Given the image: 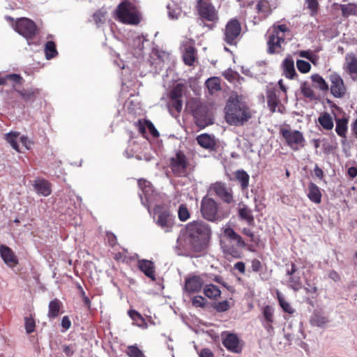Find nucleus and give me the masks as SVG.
Segmentation results:
<instances>
[{
	"label": "nucleus",
	"instance_id": "obj_1",
	"mask_svg": "<svg viewBox=\"0 0 357 357\" xmlns=\"http://www.w3.org/2000/svg\"><path fill=\"white\" fill-rule=\"evenodd\" d=\"M186 232L195 251L206 249L211 237V229L207 223L197 220L190 222L186 226Z\"/></svg>",
	"mask_w": 357,
	"mask_h": 357
},
{
	"label": "nucleus",
	"instance_id": "obj_2",
	"mask_svg": "<svg viewBox=\"0 0 357 357\" xmlns=\"http://www.w3.org/2000/svg\"><path fill=\"white\" fill-rule=\"evenodd\" d=\"M225 113L227 121L234 125L243 124L252 117L250 109L238 96L229 99Z\"/></svg>",
	"mask_w": 357,
	"mask_h": 357
},
{
	"label": "nucleus",
	"instance_id": "obj_3",
	"mask_svg": "<svg viewBox=\"0 0 357 357\" xmlns=\"http://www.w3.org/2000/svg\"><path fill=\"white\" fill-rule=\"evenodd\" d=\"M290 30L286 24H274L270 27L265 36L266 40V52L268 54H278L284 51L282 45L285 43V33Z\"/></svg>",
	"mask_w": 357,
	"mask_h": 357
},
{
	"label": "nucleus",
	"instance_id": "obj_4",
	"mask_svg": "<svg viewBox=\"0 0 357 357\" xmlns=\"http://www.w3.org/2000/svg\"><path fill=\"white\" fill-rule=\"evenodd\" d=\"M114 17L125 24L138 25L142 19L141 13L135 0H122L117 6Z\"/></svg>",
	"mask_w": 357,
	"mask_h": 357
},
{
	"label": "nucleus",
	"instance_id": "obj_5",
	"mask_svg": "<svg viewBox=\"0 0 357 357\" xmlns=\"http://www.w3.org/2000/svg\"><path fill=\"white\" fill-rule=\"evenodd\" d=\"M218 202L211 197L205 196L202 198L200 205V212L202 217L210 222L221 221L224 216L218 211Z\"/></svg>",
	"mask_w": 357,
	"mask_h": 357
},
{
	"label": "nucleus",
	"instance_id": "obj_6",
	"mask_svg": "<svg viewBox=\"0 0 357 357\" xmlns=\"http://www.w3.org/2000/svg\"><path fill=\"white\" fill-rule=\"evenodd\" d=\"M242 26L236 18L230 19L222 29L223 40L230 46H236L241 38Z\"/></svg>",
	"mask_w": 357,
	"mask_h": 357
},
{
	"label": "nucleus",
	"instance_id": "obj_7",
	"mask_svg": "<svg viewBox=\"0 0 357 357\" xmlns=\"http://www.w3.org/2000/svg\"><path fill=\"white\" fill-rule=\"evenodd\" d=\"M220 290L219 288L209 283L208 275L190 274L185 280V290Z\"/></svg>",
	"mask_w": 357,
	"mask_h": 357
},
{
	"label": "nucleus",
	"instance_id": "obj_8",
	"mask_svg": "<svg viewBox=\"0 0 357 357\" xmlns=\"http://www.w3.org/2000/svg\"><path fill=\"white\" fill-rule=\"evenodd\" d=\"M197 10L203 21L215 24L219 20L218 11L210 0H197Z\"/></svg>",
	"mask_w": 357,
	"mask_h": 357
},
{
	"label": "nucleus",
	"instance_id": "obj_9",
	"mask_svg": "<svg viewBox=\"0 0 357 357\" xmlns=\"http://www.w3.org/2000/svg\"><path fill=\"white\" fill-rule=\"evenodd\" d=\"M188 161L186 155L181 151L169 158V167L176 177H184L188 174Z\"/></svg>",
	"mask_w": 357,
	"mask_h": 357
},
{
	"label": "nucleus",
	"instance_id": "obj_10",
	"mask_svg": "<svg viewBox=\"0 0 357 357\" xmlns=\"http://www.w3.org/2000/svg\"><path fill=\"white\" fill-rule=\"evenodd\" d=\"M15 29L27 40L33 39L38 33L36 23L26 17L18 18L15 22Z\"/></svg>",
	"mask_w": 357,
	"mask_h": 357
},
{
	"label": "nucleus",
	"instance_id": "obj_11",
	"mask_svg": "<svg viewBox=\"0 0 357 357\" xmlns=\"http://www.w3.org/2000/svg\"><path fill=\"white\" fill-rule=\"evenodd\" d=\"M280 134L292 150L298 151L300 148L304 147L305 138L301 132L282 128L280 130Z\"/></svg>",
	"mask_w": 357,
	"mask_h": 357
},
{
	"label": "nucleus",
	"instance_id": "obj_12",
	"mask_svg": "<svg viewBox=\"0 0 357 357\" xmlns=\"http://www.w3.org/2000/svg\"><path fill=\"white\" fill-rule=\"evenodd\" d=\"M185 89L184 84L178 83L170 91L169 97L170 99L169 107L179 113L183 107L182 98Z\"/></svg>",
	"mask_w": 357,
	"mask_h": 357
},
{
	"label": "nucleus",
	"instance_id": "obj_13",
	"mask_svg": "<svg viewBox=\"0 0 357 357\" xmlns=\"http://www.w3.org/2000/svg\"><path fill=\"white\" fill-rule=\"evenodd\" d=\"M328 79L331 82V94L337 98H343L347 93V88L340 75L336 72H333L329 75Z\"/></svg>",
	"mask_w": 357,
	"mask_h": 357
},
{
	"label": "nucleus",
	"instance_id": "obj_14",
	"mask_svg": "<svg viewBox=\"0 0 357 357\" xmlns=\"http://www.w3.org/2000/svg\"><path fill=\"white\" fill-rule=\"evenodd\" d=\"M211 190L224 202L227 204L234 202L233 190L223 182H215L211 186Z\"/></svg>",
	"mask_w": 357,
	"mask_h": 357
},
{
	"label": "nucleus",
	"instance_id": "obj_15",
	"mask_svg": "<svg viewBox=\"0 0 357 357\" xmlns=\"http://www.w3.org/2000/svg\"><path fill=\"white\" fill-rule=\"evenodd\" d=\"M155 213L158 215L157 225L165 231H169L174 225V219L169 211L158 206L155 208Z\"/></svg>",
	"mask_w": 357,
	"mask_h": 357
},
{
	"label": "nucleus",
	"instance_id": "obj_16",
	"mask_svg": "<svg viewBox=\"0 0 357 357\" xmlns=\"http://www.w3.org/2000/svg\"><path fill=\"white\" fill-rule=\"evenodd\" d=\"M193 116L196 125L202 129L213 124V121L205 107L200 106L197 107L193 112Z\"/></svg>",
	"mask_w": 357,
	"mask_h": 357
},
{
	"label": "nucleus",
	"instance_id": "obj_17",
	"mask_svg": "<svg viewBox=\"0 0 357 357\" xmlns=\"http://www.w3.org/2000/svg\"><path fill=\"white\" fill-rule=\"evenodd\" d=\"M287 275L289 276V282L294 290H298L301 285L300 271L294 262L286 264Z\"/></svg>",
	"mask_w": 357,
	"mask_h": 357
},
{
	"label": "nucleus",
	"instance_id": "obj_18",
	"mask_svg": "<svg viewBox=\"0 0 357 357\" xmlns=\"http://www.w3.org/2000/svg\"><path fill=\"white\" fill-rule=\"evenodd\" d=\"M0 256L4 263L9 267L13 268L18 264V259L10 248L7 245L0 246Z\"/></svg>",
	"mask_w": 357,
	"mask_h": 357
},
{
	"label": "nucleus",
	"instance_id": "obj_19",
	"mask_svg": "<svg viewBox=\"0 0 357 357\" xmlns=\"http://www.w3.org/2000/svg\"><path fill=\"white\" fill-rule=\"evenodd\" d=\"M196 140L197 144L205 149L209 151H215L216 149L217 141L214 135L203 133L197 136Z\"/></svg>",
	"mask_w": 357,
	"mask_h": 357
},
{
	"label": "nucleus",
	"instance_id": "obj_20",
	"mask_svg": "<svg viewBox=\"0 0 357 357\" xmlns=\"http://www.w3.org/2000/svg\"><path fill=\"white\" fill-rule=\"evenodd\" d=\"M278 91L275 89H268L266 91L267 105L271 112H275L276 108L278 111L281 112L280 100L279 99Z\"/></svg>",
	"mask_w": 357,
	"mask_h": 357
},
{
	"label": "nucleus",
	"instance_id": "obj_21",
	"mask_svg": "<svg viewBox=\"0 0 357 357\" xmlns=\"http://www.w3.org/2000/svg\"><path fill=\"white\" fill-rule=\"evenodd\" d=\"M332 7L334 9L340 8L342 12V16L344 18H348L351 15L357 16V3H349L347 4H340L334 3Z\"/></svg>",
	"mask_w": 357,
	"mask_h": 357
},
{
	"label": "nucleus",
	"instance_id": "obj_22",
	"mask_svg": "<svg viewBox=\"0 0 357 357\" xmlns=\"http://www.w3.org/2000/svg\"><path fill=\"white\" fill-rule=\"evenodd\" d=\"M223 345L229 350L234 353L241 351L238 336L234 333L228 334L222 341Z\"/></svg>",
	"mask_w": 357,
	"mask_h": 357
},
{
	"label": "nucleus",
	"instance_id": "obj_23",
	"mask_svg": "<svg viewBox=\"0 0 357 357\" xmlns=\"http://www.w3.org/2000/svg\"><path fill=\"white\" fill-rule=\"evenodd\" d=\"M300 89L303 97L309 100L313 101L319 99V96L314 91L313 86L308 82H301Z\"/></svg>",
	"mask_w": 357,
	"mask_h": 357
},
{
	"label": "nucleus",
	"instance_id": "obj_24",
	"mask_svg": "<svg viewBox=\"0 0 357 357\" xmlns=\"http://www.w3.org/2000/svg\"><path fill=\"white\" fill-rule=\"evenodd\" d=\"M137 266L147 277L153 280H155V267L152 261L146 259H141L138 261Z\"/></svg>",
	"mask_w": 357,
	"mask_h": 357
},
{
	"label": "nucleus",
	"instance_id": "obj_25",
	"mask_svg": "<svg viewBox=\"0 0 357 357\" xmlns=\"http://www.w3.org/2000/svg\"><path fill=\"white\" fill-rule=\"evenodd\" d=\"M14 90L22 97L25 102H33L36 100L37 96L40 93V90L36 88H30L27 89Z\"/></svg>",
	"mask_w": 357,
	"mask_h": 357
},
{
	"label": "nucleus",
	"instance_id": "obj_26",
	"mask_svg": "<svg viewBox=\"0 0 357 357\" xmlns=\"http://www.w3.org/2000/svg\"><path fill=\"white\" fill-rule=\"evenodd\" d=\"M225 237L230 241L236 243V246L239 248H245L246 246L245 242L243 238L237 234L232 228L227 227L224 231Z\"/></svg>",
	"mask_w": 357,
	"mask_h": 357
},
{
	"label": "nucleus",
	"instance_id": "obj_27",
	"mask_svg": "<svg viewBox=\"0 0 357 357\" xmlns=\"http://www.w3.org/2000/svg\"><path fill=\"white\" fill-rule=\"evenodd\" d=\"M335 123V132L340 137L342 138V144H344L345 141L347 140L348 119L346 118L336 119Z\"/></svg>",
	"mask_w": 357,
	"mask_h": 357
},
{
	"label": "nucleus",
	"instance_id": "obj_28",
	"mask_svg": "<svg viewBox=\"0 0 357 357\" xmlns=\"http://www.w3.org/2000/svg\"><path fill=\"white\" fill-rule=\"evenodd\" d=\"M234 178L241 185V189L243 192L248 190L250 182L249 174L243 169L236 170L234 173Z\"/></svg>",
	"mask_w": 357,
	"mask_h": 357
},
{
	"label": "nucleus",
	"instance_id": "obj_29",
	"mask_svg": "<svg viewBox=\"0 0 357 357\" xmlns=\"http://www.w3.org/2000/svg\"><path fill=\"white\" fill-rule=\"evenodd\" d=\"M321 192L320 188L314 183L311 182L308 185L307 197L309 199L315 203L320 204L321 202Z\"/></svg>",
	"mask_w": 357,
	"mask_h": 357
},
{
	"label": "nucleus",
	"instance_id": "obj_30",
	"mask_svg": "<svg viewBox=\"0 0 357 357\" xmlns=\"http://www.w3.org/2000/svg\"><path fill=\"white\" fill-rule=\"evenodd\" d=\"M35 190L38 194L47 197L51 194V185L44 179L35 181L33 185Z\"/></svg>",
	"mask_w": 357,
	"mask_h": 357
},
{
	"label": "nucleus",
	"instance_id": "obj_31",
	"mask_svg": "<svg viewBox=\"0 0 357 357\" xmlns=\"http://www.w3.org/2000/svg\"><path fill=\"white\" fill-rule=\"evenodd\" d=\"M312 86L319 89L321 92H326L329 89V86L326 81L320 75L316 73L310 76Z\"/></svg>",
	"mask_w": 357,
	"mask_h": 357
},
{
	"label": "nucleus",
	"instance_id": "obj_32",
	"mask_svg": "<svg viewBox=\"0 0 357 357\" xmlns=\"http://www.w3.org/2000/svg\"><path fill=\"white\" fill-rule=\"evenodd\" d=\"M345 70L351 75H357V58L354 54H347L345 56Z\"/></svg>",
	"mask_w": 357,
	"mask_h": 357
},
{
	"label": "nucleus",
	"instance_id": "obj_33",
	"mask_svg": "<svg viewBox=\"0 0 357 357\" xmlns=\"http://www.w3.org/2000/svg\"><path fill=\"white\" fill-rule=\"evenodd\" d=\"M282 66L283 75H284L287 78L293 79L294 77L297 75L294 68V63L291 59H285L283 61Z\"/></svg>",
	"mask_w": 357,
	"mask_h": 357
},
{
	"label": "nucleus",
	"instance_id": "obj_34",
	"mask_svg": "<svg viewBox=\"0 0 357 357\" xmlns=\"http://www.w3.org/2000/svg\"><path fill=\"white\" fill-rule=\"evenodd\" d=\"M183 60L185 65L192 66L197 60L196 50L192 46H188L185 48L183 54Z\"/></svg>",
	"mask_w": 357,
	"mask_h": 357
},
{
	"label": "nucleus",
	"instance_id": "obj_35",
	"mask_svg": "<svg viewBox=\"0 0 357 357\" xmlns=\"http://www.w3.org/2000/svg\"><path fill=\"white\" fill-rule=\"evenodd\" d=\"M318 122L326 130H332L334 126L332 116L328 112L321 114L318 118Z\"/></svg>",
	"mask_w": 357,
	"mask_h": 357
},
{
	"label": "nucleus",
	"instance_id": "obj_36",
	"mask_svg": "<svg viewBox=\"0 0 357 357\" xmlns=\"http://www.w3.org/2000/svg\"><path fill=\"white\" fill-rule=\"evenodd\" d=\"M310 324L314 326L323 328L328 322V319L326 317L322 315L318 312H315L310 317Z\"/></svg>",
	"mask_w": 357,
	"mask_h": 357
},
{
	"label": "nucleus",
	"instance_id": "obj_37",
	"mask_svg": "<svg viewBox=\"0 0 357 357\" xmlns=\"http://www.w3.org/2000/svg\"><path fill=\"white\" fill-rule=\"evenodd\" d=\"M256 9L263 18L266 17L271 13L270 3L266 0H259L256 6Z\"/></svg>",
	"mask_w": 357,
	"mask_h": 357
},
{
	"label": "nucleus",
	"instance_id": "obj_38",
	"mask_svg": "<svg viewBox=\"0 0 357 357\" xmlns=\"http://www.w3.org/2000/svg\"><path fill=\"white\" fill-rule=\"evenodd\" d=\"M239 217L245 220L249 225H253L255 223L254 216L252 215V210L246 206L240 208L238 210Z\"/></svg>",
	"mask_w": 357,
	"mask_h": 357
},
{
	"label": "nucleus",
	"instance_id": "obj_39",
	"mask_svg": "<svg viewBox=\"0 0 357 357\" xmlns=\"http://www.w3.org/2000/svg\"><path fill=\"white\" fill-rule=\"evenodd\" d=\"M61 306L62 303L59 299L55 298L51 301L49 303L48 317L53 319L56 317L59 314Z\"/></svg>",
	"mask_w": 357,
	"mask_h": 357
},
{
	"label": "nucleus",
	"instance_id": "obj_40",
	"mask_svg": "<svg viewBox=\"0 0 357 357\" xmlns=\"http://www.w3.org/2000/svg\"><path fill=\"white\" fill-rule=\"evenodd\" d=\"M221 79L218 77L208 78L206 81V85L211 93L217 92L221 89Z\"/></svg>",
	"mask_w": 357,
	"mask_h": 357
},
{
	"label": "nucleus",
	"instance_id": "obj_41",
	"mask_svg": "<svg viewBox=\"0 0 357 357\" xmlns=\"http://www.w3.org/2000/svg\"><path fill=\"white\" fill-rule=\"evenodd\" d=\"M107 11L105 8H102L96 10L92 15L93 21L99 26L100 24H104Z\"/></svg>",
	"mask_w": 357,
	"mask_h": 357
},
{
	"label": "nucleus",
	"instance_id": "obj_42",
	"mask_svg": "<svg viewBox=\"0 0 357 357\" xmlns=\"http://www.w3.org/2000/svg\"><path fill=\"white\" fill-rule=\"evenodd\" d=\"M45 56L47 59H51L58 54L56 44L53 41H47L45 46Z\"/></svg>",
	"mask_w": 357,
	"mask_h": 357
},
{
	"label": "nucleus",
	"instance_id": "obj_43",
	"mask_svg": "<svg viewBox=\"0 0 357 357\" xmlns=\"http://www.w3.org/2000/svg\"><path fill=\"white\" fill-rule=\"evenodd\" d=\"M305 3L307 5L311 16L314 17L317 15L319 10V0H305Z\"/></svg>",
	"mask_w": 357,
	"mask_h": 357
},
{
	"label": "nucleus",
	"instance_id": "obj_44",
	"mask_svg": "<svg viewBox=\"0 0 357 357\" xmlns=\"http://www.w3.org/2000/svg\"><path fill=\"white\" fill-rule=\"evenodd\" d=\"M278 295V301L280 307L284 310V312H287L289 314H293L294 310L290 305V304L284 299L280 291H276Z\"/></svg>",
	"mask_w": 357,
	"mask_h": 357
},
{
	"label": "nucleus",
	"instance_id": "obj_45",
	"mask_svg": "<svg viewBox=\"0 0 357 357\" xmlns=\"http://www.w3.org/2000/svg\"><path fill=\"white\" fill-rule=\"evenodd\" d=\"M223 250L225 254L229 255L234 258L238 259L241 257V252L237 248L233 245H225L223 248Z\"/></svg>",
	"mask_w": 357,
	"mask_h": 357
},
{
	"label": "nucleus",
	"instance_id": "obj_46",
	"mask_svg": "<svg viewBox=\"0 0 357 357\" xmlns=\"http://www.w3.org/2000/svg\"><path fill=\"white\" fill-rule=\"evenodd\" d=\"M190 212L187 206L183 204H181L178 210V219L182 222H185L190 218Z\"/></svg>",
	"mask_w": 357,
	"mask_h": 357
},
{
	"label": "nucleus",
	"instance_id": "obj_47",
	"mask_svg": "<svg viewBox=\"0 0 357 357\" xmlns=\"http://www.w3.org/2000/svg\"><path fill=\"white\" fill-rule=\"evenodd\" d=\"M213 308L218 312H224L230 308V303L228 301L225 300L220 302L214 303Z\"/></svg>",
	"mask_w": 357,
	"mask_h": 357
},
{
	"label": "nucleus",
	"instance_id": "obj_48",
	"mask_svg": "<svg viewBox=\"0 0 357 357\" xmlns=\"http://www.w3.org/2000/svg\"><path fill=\"white\" fill-rule=\"evenodd\" d=\"M17 136L18 135L16 133L10 132L6 135V139L15 150L20 152L19 145L17 142Z\"/></svg>",
	"mask_w": 357,
	"mask_h": 357
},
{
	"label": "nucleus",
	"instance_id": "obj_49",
	"mask_svg": "<svg viewBox=\"0 0 357 357\" xmlns=\"http://www.w3.org/2000/svg\"><path fill=\"white\" fill-rule=\"evenodd\" d=\"M296 66L298 71L301 73H307L311 69V65L309 62L299 59L296 61Z\"/></svg>",
	"mask_w": 357,
	"mask_h": 357
},
{
	"label": "nucleus",
	"instance_id": "obj_50",
	"mask_svg": "<svg viewBox=\"0 0 357 357\" xmlns=\"http://www.w3.org/2000/svg\"><path fill=\"white\" fill-rule=\"evenodd\" d=\"M274 309L272 306L266 305L262 310L264 321H273Z\"/></svg>",
	"mask_w": 357,
	"mask_h": 357
},
{
	"label": "nucleus",
	"instance_id": "obj_51",
	"mask_svg": "<svg viewBox=\"0 0 357 357\" xmlns=\"http://www.w3.org/2000/svg\"><path fill=\"white\" fill-rule=\"evenodd\" d=\"M24 326L27 334L33 333L35 330L36 324L35 321L32 317L24 318Z\"/></svg>",
	"mask_w": 357,
	"mask_h": 357
},
{
	"label": "nucleus",
	"instance_id": "obj_52",
	"mask_svg": "<svg viewBox=\"0 0 357 357\" xmlns=\"http://www.w3.org/2000/svg\"><path fill=\"white\" fill-rule=\"evenodd\" d=\"M127 354L130 357H144L142 351L135 345L128 347Z\"/></svg>",
	"mask_w": 357,
	"mask_h": 357
},
{
	"label": "nucleus",
	"instance_id": "obj_53",
	"mask_svg": "<svg viewBox=\"0 0 357 357\" xmlns=\"http://www.w3.org/2000/svg\"><path fill=\"white\" fill-rule=\"evenodd\" d=\"M209 283L215 282L222 285V287L227 288V283L224 281L223 278L221 275H208Z\"/></svg>",
	"mask_w": 357,
	"mask_h": 357
},
{
	"label": "nucleus",
	"instance_id": "obj_54",
	"mask_svg": "<svg viewBox=\"0 0 357 357\" xmlns=\"http://www.w3.org/2000/svg\"><path fill=\"white\" fill-rule=\"evenodd\" d=\"M206 301L205 298L200 296H194L192 299V305L197 307H203L205 305Z\"/></svg>",
	"mask_w": 357,
	"mask_h": 357
},
{
	"label": "nucleus",
	"instance_id": "obj_55",
	"mask_svg": "<svg viewBox=\"0 0 357 357\" xmlns=\"http://www.w3.org/2000/svg\"><path fill=\"white\" fill-rule=\"evenodd\" d=\"M106 238H107L108 244L111 247L113 248L117 244V238H116V236L114 233H112L111 231H107Z\"/></svg>",
	"mask_w": 357,
	"mask_h": 357
},
{
	"label": "nucleus",
	"instance_id": "obj_56",
	"mask_svg": "<svg viewBox=\"0 0 357 357\" xmlns=\"http://www.w3.org/2000/svg\"><path fill=\"white\" fill-rule=\"evenodd\" d=\"M145 123L146 124V128L149 129L151 135L154 137H159L160 134L153 123L150 120H145Z\"/></svg>",
	"mask_w": 357,
	"mask_h": 357
},
{
	"label": "nucleus",
	"instance_id": "obj_57",
	"mask_svg": "<svg viewBox=\"0 0 357 357\" xmlns=\"http://www.w3.org/2000/svg\"><path fill=\"white\" fill-rule=\"evenodd\" d=\"M5 79H6V81L10 80V81L13 82L14 83L19 84H22V82H23V78L20 75L15 74V73L7 75L5 77Z\"/></svg>",
	"mask_w": 357,
	"mask_h": 357
},
{
	"label": "nucleus",
	"instance_id": "obj_58",
	"mask_svg": "<svg viewBox=\"0 0 357 357\" xmlns=\"http://www.w3.org/2000/svg\"><path fill=\"white\" fill-rule=\"evenodd\" d=\"M145 120L146 119H139L135 123L139 132L142 135H144L146 132V124L145 123Z\"/></svg>",
	"mask_w": 357,
	"mask_h": 357
},
{
	"label": "nucleus",
	"instance_id": "obj_59",
	"mask_svg": "<svg viewBox=\"0 0 357 357\" xmlns=\"http://www.w3.org/2000/svg\"><path fill=\"white\" fill-rule=\"evenodd\" d=\"M128 314L130 317L135 321H137L138 320H140L142 322H144V320L143 317L141 316V314L134 310H130L128 311Z\"/></svg>",
	"mask_w": 357,
	"mask_h": 357
},
{
	"label": "nucleus",
	"instance_id": "obj_60",
	"mask_svg": "<svg viewBox=\"0 0 357 357\" xmlns=\"http://www.w3.org/2000/svg\"><path fill=\"white\" fill-rule=\"evenodd\" d=\"M242 233L244 235L250 237V241H252L253 243H257L259 241V238L255 237V236L254 235V233L250 229L243 228L242 230Z\"/></svg>",
	"mask_w": 357,
	"mask_h": 357
},
{
	"label": "nucleus",
	"instance_id": "obj_61",
	"mask_svg": "<svg viewBox=\"0 0 357 357\" xmlns=\"http://www.w3.org/2000/svg\"><path fill=\"white\" fill-rule=\"evenodd\" d=\"M262 265L259 260L258 259H253L252 261V269L255 272H259L261 270Z\"/></svg>",
	"mask_w": 357,
	"mask_h": 357
},
{
	"label": "nucleus",
	"instance_id": "obj_62",
	"mask_svg": "<svg viewBox=\"0 0 357 357\" xmlns=\"http://www.w3.org/2000/svg\"><path fill=\"white\" fill-rule=\"evenodd\" d=\"M61 326L64 328V331H67L70 328L71 321L68 316H64L61 319Z\"/></svg>",
	"mask_w": 357,
	"mask_h": 357
},
{
	"label": "nucleus",
	"instance_id": "obj_63",
	"mask_svg": "<svg viewBox=\"0 0 357 357\" xmlns=\"http://www.w3.org/2000/svg\"><path fill=\"white\" fill-rule=\"evenodd\" d=\"M63 351L68 357H71L74 354L73 348L70 345H63Z\"/></svg>",
	"mask_w": 357,
	"mask_h": 357
},
{
	"label": "nucleus",
	"instance_id": "obj_64",
	"mask_svg": "<svg viewBox=\"0 0 357 357\" xmlns=\"http://www.w3.org/2000/svg\"><path fill=\"white\" fill-rule=\"evenodd\" d=\"M200 357H213L212 351L209 349H203L199 353Z\"/></svg>",
	"mask_w": 357,
	"mask_h": 357
}]
</instances>
